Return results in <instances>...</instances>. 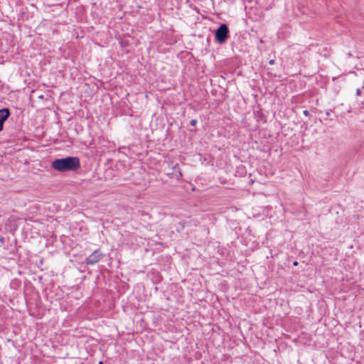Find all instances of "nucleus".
<instances>
[{
	"label": "nucleus",
	"instance_id": "f257e3e1",
	"mask_svg": "<svg viewBox=\"0 0 364 364\" xmlns=\"http://www.w3.org/2000/svg\"><path fill=\"white\" fill-rule=\"evenodd\" d=\"M51 167L59 172L75 171L80 168V161L77 156H67L52 161Z\"/></svg>",
	"mask_w": 364,
	"mask_h": 364
},
{
	"label": "nucleus",
	"instance_id": "f03ea898",
	"mask_svg": "<svg viewBox=\"0 0 364 364\" xmlns=\"http://www.w3.org/2000/svg\"><path fill=\"white\" fill-rule=\"evenodd\" d=\"M229 33L228 26L225 23L220 24L215 32V41L220 44L225 43L230 37Z\"/></svg>",
	"mask_w": 364,
	"mask_h": 364
},
{
	"label": "nucleus",
	"instance_id": "7ed1b4c3",
	"mask_svg": "<svg viewBox=\"0 0 364 364\" xmlns=\"http://www.w3.org/2000/svg\"><path fill=\"white\" fill-rule=\"evenodd\" d=\"M104 256L105 255L100 249H97L90 256L85 258L83 263L87 265H94L100 261Z\"/></svg>",
	"mask_w": 364,
	"mask_h": 364
},
{
	"label": "nucleus",
	"instance_id": "20e7f679",
	"mask_svg": "<svg viewBox=\"0 0 364 364\" xmlns=\"http://www.w3.org/2000/svg\"><path fill=\"white\" fill-rule=\"evenodd\" d=\"M11 112L9 108H2L0 109V132L4 129V122L10 117Z\"/></svg>",
	"mask_w": 364,
	"mask_h": 364
},
{
	"label": "nucleus",
	"instance_id": "39448f33",
	"mask_svg": "<svg viewBox=\"0 0 364 364\" xmlns=\"http://www.w3.org/2000/svg\"><path fill=\"white\" fill-rule=\"evenodd\" d=\"M198 123V121L196 119H191V122H190V125L194 127Z\"/></svg>",
	"mask_w": 364,
	"mask_h": 364
},
{
	"label": "nucleus",
	"instance_id": "423d86ee",
	"mask_svg": "<svg viewBox=\"0 0 364 364\" xmlns=\"http://www.w3.org/2000/svg\"><path fill=\"white\" fill-rule=\"evenodd\" d=\"M360 339L363 341L364 345V331H361L360 333Z\"/></svg>",
	"mask_w": 364,
	"mask_h": 364
},
{
	"label": "nucleus",
	"instance_id": "0eeeda50",
	"mask_svg": "<svg viewBox=\"0 0 364 364\" xmlns=\"http://www.w3.org/2000/svg\"><path fill=\"white\" fill-rule=\"evenodd\" d=\"M361 95V89L360 88H358L356 90V95L357 96H360Z\"/></svg>",
	"mask_w": 364,
	"mask_h": 364
},
{
	"label": "nucleus",
	"instance_id": "6e6552de",
	"mask_svg": "<svg viewBox=\"0 0 364 364\" xmlns=\"http://www.w3.org/2000/svg\"><path fill=\"white\" fill-rule=\"evenodd\" d=\"M303 114L307 117H309L310 115V113L308 110H304Z\"/></svg>",
	"mask_w": 364,
	"mask_h": 364
},
{
	"label": "nucleus",
	"instance_id": "1a4fd4ad",
	"mask_svg": "<svg viewBox=\"0 0 364 364\" xmlns=\"http://www.w3.org/2000/svg\"><path fill=\"white\" fill-rule=\"evenodd\" d=\"M332 111H333L332 109H328V110L326 112V115L327 117H328V116L330 115L331 112H332Z\"/></svg>",
	"mask_w": 364,
	"mask_h": 364
},
{
	"label": "nucleus",
	"instance_id": "9d476101",
	"mask_svg": "<svg viewBox=\"0 0 364 364\" xmlns=\"http://www.w3.org/2000/svg\"><path fill=\"white\" fill-rule=\"evenodd\" d=\"M269 64H270V65H274V60H270L269 61Z\"/></svg>",
	"mask_w": 364,
	"mask_h": 364
},
{
	"label": "nucleus",
	"instance_id": "9b49d317",
	"mask_svg": "<svg viewBox=\"0 0 364 364\" xmlns=\"http://www.w3.org/2000/svg\"><path fill=\"white\" fill-rule=\"evenodd\" d=\"M297 264H298V262L296 261L294 262V266H296Z\"/></svg>",
	"mask_w": 364,
	"mask_h": 364
},
{
	"label": "nucleus",
	"instance_id": "f8f14e48",
	"mask_svg": "<svg viewBox=\"0 0 364 364\" xmlns=\"http://www.w3.org/2000/svg\"><path fill=\"white\" fill-rule=\"evenodd\" d=\"M99 364H103V362L102 361H100Z\"/></svg>",
	"mask_w": 364,
	"mask_h": 364
}]
</instances>
